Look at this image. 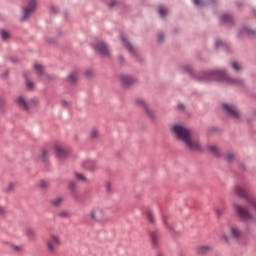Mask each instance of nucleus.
<instances>
[{"label":"nucleus","mask_w":256,"mask_h":256,"mask_svg":"<svg viewBox=\"0 0 256 256\" xmlns=\"http://www.w3.org/2000/svg\"><path fill=\"white\" fill-rule=\"evenodd\" d=\"M120 81L124 87H131V85H135L137 79L133 78L130 75H121Z\"/></svg>","instance_id":"15"},{"label":"nucleus","mask_w":256,"mask_h":256,"mask_svg":"<svg viewBox=\"0 0 256 256\" xmlns=\"http://www.w3.org/2000/svg\"><path fill=\"white\" fill-rule=\"evenodd\" d=\"M15 103L22 109V111H30L33 107H37L39 102L36 99L25 100V97L18 96Z\"/></svg>","instance_id":"5"},{"label":"nucleus","mask_w":256,"mask_h":256,"mask_svg":"<svg viewBox=\"0 0 256 256\" xmlns=\"http://www.w3.org/2000/svg\"><path fill=\"white\" fill-rule=\"evenodd\" d=\"M94 51H97L102 55V57H111V50H109V45L103 40H97L93 44Z\"/></svg>","instance_id":"6"},{"label":"nucleus","mask_w":256,"mask_h":256,"mask_svg":"<svg viewBox=\"0 0 256 256\" xmlns=\"http://www.w3.org/2000/svg\"><path fill=\"white\" fill-rule=\"evenodd\" d=\"M208 151L213 153L214 157H221V152H219V149L217 146L209 145L207 146Z\"/></svg>","instance_id":"25"},{"label":"nucleus","mask_w":256,"mask_h":256,"mask_svg":"<svg viewBox=\"0 0 256 256\" xmlns=\"http://www.w3.org/2000/svg\"><path fill=\"white\" fill-rule=\"evenodd\" d=\"M224 160L227 163H232L235 160V155L233 153H228L225 157Z\"/></svg>","instance_id":"33"},{"label":"nucleus","mask_w":256,"mask_h":256,"mask_svg":"<svg viewBox=\"0 0 256 256\" xmlns=\"http://www.w3.org/2000/svg\"><path fill=\"white\" fill-rule=\"evenodd\" d=\"M84 76L86 77V79H91V77L94 76L93 70H91V69L86 70V71L84 72Z\"/></svg>","instance_id":"40"},{"label":"nucleus","mask_w":256,"mask_h":256,"mask_svg":"<svg viewBox=\"0 0 256 256\" xmlns=\"http://www.w3.org/2000/svg\"><path fill=\"white\" fill-rule=\"evenodd\" d=\"M105 187L107 193H113V186L111 185V182H106Z\"/></svg>","instance_id":"41"},{"label":"nucleus","mask_w":256,"mask_h":256,"mask_svg":"<svg viewBox=\"0 0 256 256\" xmlns=\"http://www.w3.org/2000/svg\"><path fill=\"white\" fill-rule=\"evenodd\" d=\"M68 189L70 193H74L75 191H77V184L75 183V181L69 182Z\"/></svg>","instance_id":"32"},{"label":"nucleus","mask_w":256,"mask_h":256,"mask_svg":"<svg viewBox=\"0 0 256 256\" xmlns=\"http://www.w3.org/2000/svg\"><path fill=\"white\" fill-rule=\"evenodd\" d=\"M178 111H185V105L184 104H178L177 106Z\"/></svg>","instance_id":"49"},{"label":"nucleus","mask_w":256,"mask_h":256,"mask_svg":"<svg viewBox=\"0 0 256 256\" xmlns=\"http://www.w3.org/2000/svg\"><path fill=\"white\" fill-rule=\"evenodd\" d=\"M35 9H37V1L30 0L27 6L23 7L20 21H27V19H29L31 16V13H35Z\"/></svg>","instance_id":"7"},{"label":"nucleus","mask_w":256,"mask_h":256,"mask_svg":"<svg viewBox=\"0 0 256 256\" xmlns=\"http://www.w3.org/2000/svg\"><path fill=\"white\" fill-rule=\"evenodd\" d=\"M9 249L11 251H13V253H22V251H24V247L23 245L17 246L13 243H7Z\"/></svg>","instance_id":"21"},{"label":"nucleus","mask_w":256,"mask_h":256,"mask_svg":"<svg viewBox=\"0 0 256 256\" xmlns=\"http://www.w3.org/2000/svg\"><path fill=\"white\" fill-rule=\"evenodd\" d=\"M156 256H165V254H163V252H157Z\"/></svg>","instance_id":"60"},{"label":"nucleus","mask_w":256,"mask_h":256,"mask_svg":"<svg viewBox=\"0 0 256 256\" xmlns=\"http://www.w3.org/2000/svg\"><path fill=\"white\" fill-rule=\"evenodd\" d=\"M243 33H247V35L250 37L256 36V31L246 26L242 27V29L239 31V35H243Z\"/></svg>","instance_id":"20"},{"label":"nucleus","mask_w":256,"mask_h":256,"mask_svg":"<svg viewBox=\"0 0 256 256\" xmlns=\"http://www.w3.org/2000/svg\"><path fill=\"white\" fill-rule=\"evenodd\" d=\"M211 251L210 246H199L197 248V255H207Z\"/></svg>","instance_id":"22"},{"label":"nucleus","mask_w":256,"mask_h":256,"mask_svg":"<svg viewBox=\"0 0 256 256\" xmlns=\"http://www.w3.org/2000/svg\"><path fill=\"white\" fill-rule=\"evenodd\" d=\"M118 61H119V63H121V64L125 63V57H123V55H120V56L118 57Z\"/></svg>","instance_id":"51"},{"label":"nucleus","mask_w":256,"mask_h":256,"mask_svg":"<svg viewBox=\"0 0 256 256\" xmlns=\"http://www.w3.org/2000/svg\"><path fill=\"white\" fill-rule=\"evenodd\" d=\"M215 46L222 47L224 51H229V45H227V43L223 42L222 40H216Z\"/></svg>","instance_id":"29"},{"label":"nucleus","mask_w":256,"mask_h":256,"mask_svg":"<svg viewBox=\"0 0 256 256\" xmlns=\"http://www.w3.org/2000/svg\"><path fill=\"white\" fill-rule=\"evenodd\" d=\"M222 109L228 115V117H232V119H235L236 121H239L241 119V113L239 110L235 109L233 105H229L227 103L222 104Z\"/></svg>","instance_id":"9"},{"label":"nucleus","mask_w":256,"mask_h":256,"mask_svg":"<svg viewBox=\"0 0 256 256\" xmlns=\"http://www.w3.org/2000/svg\"><path fill=\"white\" fill-rule=\"evenodd\" d=\"M173 33H179V30H177V28H175V29L173 30Z\"/></svg>","instance_id":"63"},{"label":"nucleus","mask_w":256,"mask_h":256,"mask_svg":"<svg viewBox=\"0 0 256 256\" xmlns=\"http://www.w3.org/2000/svg\"><path fill=\"white\" fill-rule=\"evenodd\" d=\"M50 13H51L52 15H57V14L59 13V9L56 8L55 6H51V7H50Z\"/></svg>","instance_id":"43"},{"label":"nucleus","mask_w":256,"mask_h":256,"mask_svg":"<svg viewBox=\"0 0 256 256\" xmlns=\"http://www.w3.org/2000/svg\"><path fill=\"white\" fill-rule=\"evenodd\" d=\"M142 215L145 219V221L148 223V225H152V227H155L157 225V219L155 218V213L151 208L144 207L142 209Z\"/></svg>","instance_id":"10"},{"label":"nucleus","mask_w":256,"mask_h":256,"mask_svg":"<svg viewBox=\"0 0 256 256\" xmlns=\"http://www.w3.org/2000/svg\"><path fill=\"white\" fill-rule=\"evenodd\" d=\"M214 211L217 217H223V213H225V207L215 208Z\"/></svg>","instance_id":"36"},{"label":"nucleus","mask_w":256,"mask_h":256,"mask_svg":"<svg viewBox=\"0 0 256 256\" xmlns=\"http://www.w3.org/2000/svg\"><path fill=\"white\" fill-rule=\"evenodd\" d=\"M49 203L52 207H59V205L63 203V198L59 197V198L50 200Z\"/></svg>","instance_id":"30"},{"label":"nucleus","mask_w":256,"mask_h":256,"mask_svg":"<svg viewBox=\"0 0 256 256\" xmlns=\"http://www.w3.org/2000/svg\"><path fill=\"white\" fill-rule=\"evenodd\" d=\"M46 79H49L50 81L53 80V77L49 76V75H46Z\"/></svg>","instance_id":"61"},{"label":"nucleus","mask_w":256,"mask_h":256,"mask_svg":"<svg viewBox=\"0 0 256 256\" xmlns=\"http://www.w3.org/2000/svg\"><path fill=\"white\" fill-rule=\"evenodd\" d=\"M89 216L92 221L100 223V221H103V219H105V212L103 211V208L94 207L91 209Z\"/></svg>","instance_id":"11"},{"label":"nucleus","mask_w":256,"mask_h":256,"mask_svg":"<svg viewBox=\"0 0 256 256\" xmlns=\"http://www.w3.org/2000/svg\"><path fill=\"white\" fill-rule=\"evenodd\" d=\"M136 104L138 105V107L144 109L145 113L151 119V121H155V112H153V110H151V108L147 106V103H145L143 99H137Z\"/></svg>","instance_id":"12"},{"label":"nucleus","mask_w":256,"mask_h":256,"mask_svg":"<svg viewBox=\"0 0 256 256\" xmlns=\"http://www.w3.org/2000/svg\"><path fill=\"white\" fill-rule=\"evenodd\" d=\"M236 7H238V9H241V7H243V4L241 2H237Z\"/></svg>","instance_id":"57"},{"label":"nucleus","mask_w":256,"mask_h":256,"mask_svg":"<svg viewBox=\"0 0 256 256\" xmlns=\"http://www.w3.org/2000/svg\"><path fill=\"white\" fill-rule=\"evenodd\" d=\"M220 21L221 23H227L228 25H235V19L233 18V15L229 13L221 14Z\"/></svg>","instance_id":"17"},{"label":"nucleus","mask_w":256,"mask_h":256,"mask_svg":"<svg viewBox=\"0 0 256 256\" xmlns=\"http://www.w3.org/2000/svg\"><path fill=\"white\" fill-rule=\"evenodd\" d=\"M29 75H31V73L23 72V78L25 79L26 89L28 91H33V89H35V84L33 83V81L29 80Z\"/></svg>","instance_id":"18"},{"label":"nucleus","mask_w":256,"mask_h":256,"mask_svg":"<svg viewBox=\"0 0 256 256\" xmlns=\"http://www.w3.org/2000/svg\"><path fill=\"white\" fill-rule=\"evenodd\" d=\"M218 131H219V128H217V127L209 128V133H217Z\"/></svg>","instance_id":"48"},{"label":"nucleus","mask_w":256,"mask_h":256,"mask_svg":"<svg viewBox=\"0 0 256 256\" xmlns=\"http://www.w3.org/2000/svg\"><path fill=\"white\" fill-rule=\"evenodd\" d=\"M239 169H242V171H245V164H239Z\"/></svg>","instance_id":"58"},{"label":"nucleus","mask_w":256,"mask_h":256,"mask_svg":"<svg viewBox=\"0 0 256 256\" xmlns=\"http://www.w3.org/2000/svg\"><path fill=\"white\" fill-rule=\"evenodd\" d=\"M5 103H6L5 98L0 97V111H1V113L5 112Z\"/></svg>","instance_id":"39"},{"label":"nucleus","mask_w":256,"mask_h":256,"mask_svg":"<svg viewBox=\"0 0 256 256\" xmlns=\"http://www.w3.org/2000/svg\"><path fill=\"white\" fill-rule=\"evenodd\" d=\"M0 36H1L2 41H7V40H9V37H11V34L5 29H1Z\"/></svg>","instance_id":"28"},{"label":"nucleus","mask_w":256,"mask_h":256,"mask_svg":"<svg viewBox=\"0 0 256 256\" xmlns=\"http://www.w3.org/2000/svg\"><path fill=\"white\" fill-rule=\"evenodd\" d=\"M232 207L236 217H238L242 223H249V221H253V215L247 208L235 202L232 204Z\"/></svg>","instance_id":"3"},{"label":"nucleus","mask_w":256,"mask_h":256,"mask_svg":"<svg viewBox=\"0 0 256 256\" xmlns=\"http://www.w3.org/2000/svg\"><path fill=\"white\" fill-rule=\"evenodd\" d=\"M231 67L232 69H235L237 72H239L241 70V66H239V64L237 62H231Z\"/></svg>","instance_id":"42"},{"label":"nucleus","mask_w":256,"mask_h":256,"mask_svg":"<svg viewBox=\"0 0 256 256\" xmlns=\"http://www.w3.org/2000/svg\"><path fill=\"white\" fill-rule=\"evenodd\" d=\"M67 81L69 83H72L73 85L77 84V71L72 72L71 74L68 75Z\"/></svg>","instance_id":"26"},{"label":"nucleus","mask_w":256,"mask_h":256,"mask_svg":"<svg viewBox=\"0 0 256 256\" xmlns=\"http://www.w3.org/2000/svg\"><path fill=\"white\" fill-rule=\"evenodd\" d=\"M9 61H11V63H19V58L18 57H10Z\"/></svg>","instance_id":"47"},{"label":"nucleus","mask_w":256,"mask_h":256,"mask_svg":"<svg viewBox=\"0 0 256 256\" xmlns=\"http://www.w3.org/2000/svg\"><path fill=\"white\" fill-rule=\"evenodd\" d=\"M46 42H48L50 45H53V43H55V40L53 38H47Z\"/></svg>","instance_id":"53"},{"label":"nucleus","mask_w":256,"mask_h":256,"mask_svg":"<svg viewBox=\"0 0 256 256\" xmlns=\"http://www.w3.org/2000/svg\"><path fill=\"white\" fill-rule=\"evenodd\" d=\"M193 3H194V5H197V6H199V5H205L203 2H201V0H193Z\"/></svg>","instance_id":"50"},{"label":"nucleus","mask_w":256,"mask_h":256,"mask_svg":"<svg viewBox=\"0 0 256 256\" xmlns=\"http://www.w3.org/2000/svg\"><path fill=\"white\" fill-rule=\"evenodd\" d=\"M71 194L74 199H78L79 195L77 194V190H74V192H71Z\"/></svg>","instance_id":"54"},{"label":"nucleus","mask_w":256,"mask_h":256,"mask_svg":"<svg viewBox=\"0 0 256 256\" xmlns=\"http://www.w3.org/2000/svg\"><path fill=\"white\" fill-rule=\"evenodd\" d=\"M40 187L41 189H47V187H49V184L45 180H40Z\"/></svg>","instance_id":"44"},{"label":"nucleus","mask_w":256,"mask_h":256,"mask_svg":"<svg viewBox=\"0 0 256 256\" xmlns=\"http://www.w3.org/2000/svg\"><path fill=\"white\" fill-rule=\"evenodd\" d=\"M148 238L152 249H159L161 245V230L157 227L149 229Z\"/></svg>","instance_id":"4"},{"label":"nucleus","mask_w":256,"mask_h":256,"mask_svg":"<svg viewBox=\"0 0 256 256\" xmlns=\"http://www.w3.org/2000/svg\"><path fill=\"white\" fill-rule=\"evenodd\" d=\"M75 177L78 181L85 182L87 181V177L83 176V174L76 172Z\"/></svg>","instance_id":"38"},{"label":"nucleus","mask_w":256,"mask_h":256,"mask_svg":"<svg viewBox=\"0 0 256 256\" xmlns=\"http://www.w3.org/2000/svg\"><path fill=\"white\" fill-rule=\"evenodd\" d=\"M4 214H5V208L0 206V215H4Z\"/></svg>","instance_id":"56"},{"label":"nucleus","mask_w":256,"mask_h":256,"mask_svg":"<svg viewBox=\"0 0 256 256\" xmlns=\"http://www.w3.org/2000/svg\"><path fill=\"white\" fill-rule=\"evenodd\" d=\"M163 39H165V35L163 33L158 35V43H163Z\"/></svg>","instance_id":"46"},{"label":"nucleus","mask_w":256,"mask_h":256,"mask_svg":"<svg viewBox=\"0 0 256 256\" xmlns=\"http://www.w3.org/2000/svg\"><path fill=\"white\" fill-rule=\"evenodd\" d=\"M108 7L109 9H113L114 7H127V6H125V4H123V2L119 0H112L108 3Z\"/></svg>","instance_id":"23"},{"label":"nucleus","mask_w":256,"mask_h":256,"mask_svg":"<svg viewBox=\"0 0 256 256\" xmlns=\"http://www.w3.org/2000/svg\"><path fill=\"white\" fill-rule=\"evenodd\" d=\"M91 139H98L99 138V131L97 129H92L90 132Z\"/></svg>","instance_id":"37"},{"label":"nucleus","mask_w":256,"mask_h":256,"mask_svg":"<svg viewBox=\"0 0 256 256\" xmlns=\"http://www.w3.org/2000/svg\"><path fill=\"white\" fill-rule=\"evenodd\" d=\"M211 1V3H215V0H210Z\"/></svg>","instance_id":"64"},{"label":"nucleus","mask_w":256,"mask_h":256,"mask_svg":"<svg viewBox=\"0 0 256 256\" xmlns=\"http://www.w3.org/2000/svg\"><path fill=\"white\" fill-rule=\"evenodd\" d=\"M58 215H59L60 217H68V216H69V214H68L67 212H65V211L60 212Z\"/></svg>","instance_id":"52"},{"label":"nucleus","mask_w":256,"mask_h":256,"mask_svg":"<svg viewBox=\"0 0 256 256\" xmlns=\"http://www.w3.org/2000/svg\"><path fill=\"white\" fill-rule=\"evenodd\" d=\"M172 131L175 134L176 139L184 143L187 151H203L201 143H199L198 140H193L191 138V131L189 129L177 124L172 127Z\"/></svg>","instance_id":"2"},{"label":"nucleus","mask_w":256,"mask_h":256,"mask_svg":"<svg viewBox=\"0 0 256 256\" xmlns=\"http://www.w3.org/2000/svg\"><path fill=\"white\" fill-rule=\"evenodd\" d=\"M86 169H88V171H96L97 170V163H91V162H88L86 163L85 165Z\"/></svg>","instance_id":"31"},{"label":"nucleus","mask_w":256,"mask_h":256,"mask_svg":"<svg viewBox=\"0 0 256 256\" xmlns=\"http://www.w3.org/2000/svg\"><path fill=\"white\" fill-rule=\"evenodd\" d=\"M7 75H9V72L6 71L4 74H3V77H7Z\"/></svg>","instance_id":"62"},{"label":"nucleus","mask_w":256,"mask_h":256,"mask_svg":"<svg viewBox=\"0 0 256 256\" xmlns=\"http://www.w3.org/2000/svg\"><path fill=\"white\" fill-rule=\"evenodd\" d=\"M229 235L231 239H239L241 237V230L237 226L230 227Z\"/></svg>","instance_id":"19"},{"label":"nucleus","mask_w":256,"mask_h":256,"mask_svg":"<svg viewBox=\"0 0 256 256\" xmlns=\"http://www.w3.org/2000/svg\"><path fill=\"white\" fill-rule=\"evenodd\" d=\"M61 104H62V107H67L69 105V102H67L66 100H62Z\"/></svg>","instance_id":"55"},{"label":"nucleus","mask_w":256,"mask_h":256,"mask_svg":"<svg viewBox=\"0 0 256 256\" xmlns=\"http://www.w3.org/2000/svg\"><path fill=\"white\" fill-rule=\"evenodd\" d=\"M26 235L29 237V239H35V230L31 228L26 229Z\"/></svg>","instance_id":"35"},{"label":"nucleus","mask_w":256,"mask_h":256,"mask_svg":"<svg viewBox=\"0 0 256 256\" xmlns=\"http://www.w3.org/2000/svg\"><path fill=\"white\" fill-rule=\"evenodd\" d=\"M15 189V185L13 183H10L6 189L7 193H10V191H13Z\"/></svg>","instance_id":"45"},{"label":"nucleus","mask_w":256,"mask_h":256,"mask_svg":"<svg viewBox=\"0 0 256 256\" xmlns=\"http://www.w3.org/2000/svg\"><path fill=\"white\" fill-rule=\"evenodd\" d=\"M157 13L159 15V17H167V8L163 7V6H158L157 7Z\"/></svg>","instance_id":"27"},{"label":"nucleus","mask_w":256,"mask_h":256,"mask_svg":"<svg viewBox=\"0 0 256 256\" xmlns=\"http://www.w3.org/2000/svg\"><path fill=\"white\" fill-rule=\"evenodd\" d=\"M120 41H122V43H123L125 49L128 51V53L133 55V57H137V50H135V47H133V44H131V42H129V40H127V38L125 36L121 35Z\"/></svg>","instance_id":"14"},{"label":"nucleus","mask_w":256,"mask_h":256,"mask_svg":"<svg viewBox=\"0 0 256 256\" xmlns=\"http://www.w3.org/2000/svg\"><path fill=\"white\" fill-rule=\"evenodd\" d=\"M222 239H223L224 241H229V237H228L227 235L222 236Z\"/></svg>","instance_id":"59"},{"label":"nucleus","mask_w":256,"mask_h":256,"mask_svg":"<svg viewBox=\"0 0 256 256\" xmlns=\"http://www.w3.org/2000/svg\"><path fill=\"white\" fill-rule=\"evenodd\" d=\"M182 71L194 79V81H203L204 83H209V81H220L222 83H227L228 85H238L239 87L245 85L243 79L228 77L227 72L224 70H207L195 73L190 66H183Z\"/></svg>","instance_id":"1"},{"label":"nucleus","mask_w":256,"mask_h":256,"mask_svg":"<svg viewBox=\"0 0 256 256\" xmlns=\"http://www.w3.org/2000/svg\"><path fill=\"white\" fill-rule=\"evenodd\" d=\"M163 223L168 231L174 235V237H181V232L175 230V226L169 223V218L165 215L162 216Z\"/></svg>","instance_id":"13"},{"label":"nucleus","mask_w":256,"mask_h":256,"mask_svg":"<svg viewBox=\"0 0 256 256\" xmlns=\"http://www.w3.org/2000/svg\"><path fill=\"white\" fill-rule=\"evenodd\" d=\"M34 71L38 77H43L44 71H43V65L41 64H35L34 65Z\"/></svg>","instance_id":"24"},{"label":"nucleus","mask_w":256,"mask_h":256,"mask_svg":"<svg viewBox=\"0 0 256 256\" xmlns=\"http://www.w3.org/2000/svg\"><path fill=\"white\" fill-rule=\"evenodd\" d=\"M61 245V240L59 236L50 235V238L46 241V248L48 253L54 254L57 248Z\"/></svg>","instance_id":"8"},{"label":"nucleus","mask_w":256,"mask_h":256,"mask_svg":"<svg viewBox=\"0 0 256 256\" xmlns=\"http://www.w3.org/2000/svg\"><path fill=\"white\" fill-rule=\"evenodd\" d=\"M41 159L43 161V163H48L49 162V158L47 157V150L42 149L41 150Z\"/></svg>","instance_id":"34"},{"label":"nucleus","mask_w":256,"mask_h":256,"mask_svg":"<svg viewBox=\"0 0 256 256\" xmlns=\"http://www.w3.org/2000/svg\"><path fill=\"white\" fill-rule=\"evenodd\" d=\"M54 153H55L56 157H58L59 159H64V157H67L69 155V150H67L59 145H55Z\"/></svg>","instance_id":"16"}]
</instances>
